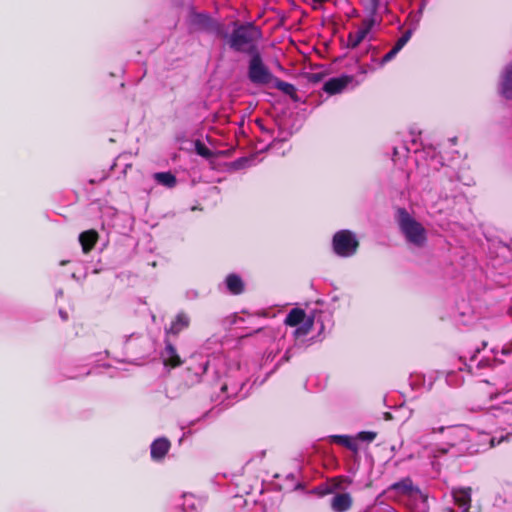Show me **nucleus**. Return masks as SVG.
Instances as JSON below:
<instances>
[{
	"instance_id": "13",
	"label": "nucleus",
	"mask_w": 512,
	"mask_h": 512,
	"mask_svg": "<svg viewBox=\"0 0 512 512\" xmlns=\"http://www.w3.org/2000/svg\"><path fill=\"white\" fill-rule=\"evenodd\" d=\"M170 442L166 438H158L151 444V457L154 460H161L170 449Z\"/></svg>"
},
{
	"instance_id": "18",
	"label": "nucleus",
	"mask_w": 512,
	"mask_h": 512,
	"mask_svg": "<svg viewBox=\"0 0 512 512\" xmlns=\"http://www.w3.org/2000/svg\"><path fill=\"white\" fill-rule=\"evenodd\" d=\"M157 183L172 188L176 185V177L171 172H158L154 174Z\"/></svg>"
},
{
	"instance_id": "25",
	"label": "nucleus",
	"mask_w": 512,
	"mask_h": 512,
	"mask_svg": "<svg viewBox=\"0 0 512 512\" xmlns=\"http://www.w3.org/2000/svg\"><path fill=\"white\" fill-rule=\"evenodd\" d=\"M377 437V433L373 431L359 432L357 438L362 441L372 442Z\"/></svg>"
},
{
	"instance_id": "14",
	"label": "nucleus",
	"mask_w": 512,
	"mask_h": 512,
	"mask_svg": "<svg viewBox=\"0 0 512 512\" xmlns=\"http://www.w3.org/2000/svg\"><path fill=\"white\" fill-rule=\"evenodd\" d=\"M226 288L232 295H240L245 290V283L242 278L235 274L231 273L226 276L225 279Z\"/></svg>"
},
{
	"instance_id": "20",
	"label": "nucleus",
	"mask_w": 512,
	"mask_h": 512,
	"mask_svg": "<svg viewBox=\"0 0 512 512\" xmlns=\"http://www.w3.org/2000/svg\"><path fill=\"white\" fill-rule=\"evenodd\" d=\"M392 489L401 491L402 493H410L413 490V482L411 478L406 477L391 486Z\"/></svg>"
},
{
	"instance_id": "1",
	"label": "nucleus",
	"mask_w": 512,
	"mask_h": 512,
	"mask_svg": "<svg viewBox=\"0 0 512 512\" xmlns=\"http://www.w3.org/2000/svg\"><path fill=\"white\" fill-rule=\"evenodd\" d=\"M261 37L260 30L252 24L241 25L230 36V47L238 52L253 53V43Z\"/></svg>"
},
{
	"instance_id": "3",
	"label": "nucleus",
	"mask_w": 512,
	"mask_h": 512,
	"mask_svg": "<svg viewBox=\"0 0 512 512\" xmlns=\"http://www.w3.org/2000/svg\"><path fill=\"white\" fill-rule=\"evenodd\" d=\"M359 247V242L350 230H340L333 237V249L341 257L354 255Z\"/></svg>"
},
{
	"instance_id": "21",
	"label": "nucleus",
	"mask_w": 512,
	"mask_h": 512,
	"mask_svg": "<svg viewBox=\"0 0 512 512\" xmlns=\"http://www.w3.org/2000/svg\"><path fill=\"white\" fill-rule=\"evenodd\" d=\"M398 224H418L404 208H399L396 213Z\"/></svg>"
},
{
	"instance_id": "16",
	"label": "nucleus",
	"mask_w": 512,
	"mask_h": 512,
	"mask_svg": "<svg viewBox=\"0 0 512 512\" xmlns=\"http://www.w3.org/2000/svg\"><path fill=\"white\" fill-rule=\"evenodd\" d=\"M305 317L306 313L303 309L293 308L286 316L284 323L287 326L296 327L305 320Z\"/></svg>"
},
{
	"instance_id": "15",
	"label": "nucleus",
	"mask_w": 512,
	"mask_h": 512,
	"mask_svg": "<svg viewBox=\"0 0 512 512\" xmlns=\"http://www.w3.org/2000/svg\"><path fill=\"white\" fill-rule=\"evenodd\" d=\"M500 92L505 98L512 99V62L505 67L500 82Z\"/></svg>"
},
{
	"instance_id": "30",
	"label": "nucleus",
	"mask_w": 512,
	"mask_h": 512,
	"mask_svg": "<svg viewBox=\"0 0 512 512\" xmlns=\"http://www.w3.org/2000/svg\"><path fill=\"white\" fill-rule=\"evenodd\" d=\"M444 427H439L438 429L436 428H433V432H439V433H442L444 431Z\"/></svg>"
},
{
	"instance_id": "12",
	"label": "nucleus",
	"mask_w": 512,
	"mask_h": 512,
	"mask_svg": "<svg viewBox=\"0 0 512 512\" xmlns=\"http://www.w3.org/2000/svg\"><path fill=\"white\" fill-rule=\"evenodd\" d=\"M353 504V499L349 493H338L331 500V508L334 512H346Z\"/></svg>"
},
{
	"instance_id": "2",
	"label": "nucleus",
	"mask_w": 512,
	"mask_h": 512,
	"mask_svg": "<svg viewBox=\"0 0 512 512\" xmlns=\"http://www.w3.org/2000/svg\"><path fill=\"white\" fill-rule=\"evenodd\" d=\"M274 75L264 64L262 57L258 51L252 53L248 66V78L256 85H267L272 83Z\"/></svg>"
},
{
	"instance_id": "9",
	"label": "nucleus",
	"mask_w": 512,
	"mask_h": 512,
	"mask_svg": "<svg viewBox=\"0 0 512 512\" xmlns=\"http://www.w3.org/2000/svg\"><path fill=\"white\" fill-rule=\"evenodd\" d=\"M351 81L352 77L347 75L331 78L324 84L323 90L330 95L337 94L342 92Z\"/></svg>"
},
{
	"instance_id": "4",
	"label": "nucleus",
	"mask_w": 512,
	"mask_h": 512,
	"mask_svg": "<svg viewBox=\"0 0 512 512\" xmlns=\"http://www.w3.org/2000/svg\"><path fill=\"white\" fill-rule=\"evenodd\" d=\"M375 23L376 20L373 15L364 19L357 31L349 33L347 37V47L354 49L364 40L371 41L373 39L371 30Z\"/></svg>"
},
{
	"instance_id": "29",
	"label": "nucleus",
	"mask_w": 512,
	"mask_h": 512,
	"mask_svg": "<svg viewBox=\"0 0 512 512\" xmlns=\"http://www.w3.org/2000/svg\"><path fill=\"white\" fill-rule=\"evenodd\" d=\"M486 345H487V343H486V342H483V343H482V347H481V348H480V347H477V348L475 349V351H474V355L472 356V360L476 357V354L480 353V351L486 347Z\"/></svg>"
},
{
	"instance_id": "10",
	"label": "nucleus",
	"mask_w": 512,
	"mask_h": 512,
	"mask_svg": "<svg viewBox=\"0 0 512 512\" xmlns=\"http://www.w3.org/2000/svg\"><path fill=\"white\" fill-rule=\"evenodd\" d=\"M99 240V234L94 229H89L79 235V242L84 254L90 253Z\"/></svg>"
},
{
	"instance_id": "32",
	"label": "nucleus",
	"mask_w": 512,
	"mask_h": 512,
	"mask_svg": "<svg viewBox=\"0 0 512 512\" xmlns=\"http://www.w3.org/2000/svg\"><path fill=\"white\" fill-rule=\"evenodd\" d=\"M511 345H512V341H511Z\"/></svg>"
},
{
	"instance_id": "17",
	"label": "nucleus",
	"mask_w": 512,
	"mask_h": 512,
	"mask_svg": "<svg viewBox=\"0 0 512 512\" xmlns=\"http://www.w3.org/2000/svg\"><path fill=\"white\" fill-rule=\"evenodd\" d=\"M329 440L330 442L342 445L353 452L358 451L357 444L347 435H331L329 436Z\"/></svg>"
},
{
	"instance_id": "24",
	"label": "nucleus",
	"mask_w": 512,
	"mask_h": 512,
	"mask_svg": "<svg viewBox=\"0 0 512 512\" xmlns=\"http://www.w3.org/2000/svg\"><path fill=\"white\" fill-rule=\"evenodd\" d=\"M196 152L204 158H210L213 156L212 151L200 142L196 143Z\"/></svg>"
},
{
	"instance_id": "5",
	"label": "nucleus",
	"mask_w": 512,
	"mask_h": 512,
	"mask_svg": "<svg viewBox=\"0 0 512 512\" xmlns=\"http://www.w3.org/2000/svg\"><path fill=\"white\" fill-rule=\"evenodd\" d=\"M189 26L192 31L214 32L218 29L216 23L206 13H191Z\"/></svg>"
},
{
	"instance_id": "26",
	"label": "nucleus",
	"mask_w": 512,
	"mask_h": 512,
	"mask_svg": "<svg viewBox=\"0 0 512 512\" xmlns=\"http://www.w3.org/2000/svg\"><path fill=\"white\" fill-rule=\"evenodd\" d=\"M399 52L400 51L398 50V47L394 46L388 53H386L383 56L381 63L385 64V63L391 61Z\"/></svg>"
},
{
	"instance_id": "8",
	"label": "nucleus",
	"mask_w": 512,
	"mask_h": 512,
	"mask_svg": "<svg viewBox=\"0 0 512 512\" xmlns=\"http://www.w3.org/2000/svg\"><path fill=\"white\" fill-rule=\"evenodd\" d=\"M163 361L165 366H170L171 368H176L182 365L183 361L178 355L176 348L166 337L165 339V349L163 352Z\"/></svg>"
},
{
	"instance_id": "19",
	"label": "nucleus",
	"mask_w": 512,
	"mask_h": 512,
	"mask_svg": "<svg viewBox=\"0 0 512 512\" xmlns=\"http://www.w3.org/2000/svg\"><path fill=\"white\" fill-rule=\"evenodd\" d=\"M273 86L283 92L284 94L293 97L296 93V88L293 84L282 81L276 77L272 80Z\"/></svg>"
},
{
	"instance_id": "31",
	"label": "nucleus",
	"mask_w": 512,
	"mask_h": 512,
	"mask_svg": "<svg viewBox=\"0 0 512 512\" xmlns=\"http://www.w3.org/2000/svg\"><path fill=\"white\" fill-rule=\"evenodd\" d=\"M511 351H512V349H510V348H504L503 349V353L504 354L510 353Z\"/></svg>"
},
{
	"instance_id": "27",
	"label": "nucleus",
	"mask_w": 512,
	"mask_h": 512,
	"mask_svg": "<svg viewBox=\"0 0 512 512\" xmlns=\"http://www.w3.org/2000/svg\"><path fill=\"white\" fill-rule=\"evenodd\" d=\"M313 320L309 319L307 323H305L304 327H300L296 330L297 334L306 335L312 328Z\"/></svg>"
},
{
	"instance_id": "7",
	"label": "nucleus",
	"mask_w": 512,
	"mask_h": 512,
	"mask_svg": "<svg viewBox=\"0 0 512 512\" xmlns=\"http://www.w3.org/2000/svg\"><path fill=\"white\" fill-rule=\"evenodd\" d=\"M471 493L470 487L453 489L452 496L454 503L463 510V512H469L471 508Z\"/></svg>"
},
{
	"instance_id": "11",
	"label": "nucleus",
	"mask_w": 512,
	"mask_h": 512,
	"mask_svg": "<svg viewBox=\"0 0 512 512\" xmlns=\"http://www.w3.org/2000/svg\"><path fill=\"white\" fill-rule=\"evenodd\" d=\"M189 325H190L189 316L183 311L179 312L176 315L175 319L171 322L170 327L166 328V330H165L166 337L169 334L177 336L181 331L188 328Z\"/></svg>"
},
{
	"instance_id": "23",
	"label": "nucleus",
	"mask_w": 512,
	"mask_h": 512,
	"mask_svg": "<svg viewBox=\"0 0 512 512\" xmlns=\"http://www.w3.org/2000/svg\"><path fill=\"white\" fill-rule=\"evenodd\" d=\"M413 34L412 29L406 30L403 35L397 40L395 47H398V50L401 51V49L407 44V42L410 40L411 36Z\"/></svg>"
},
{
	"instance_id": "28",
	"label": "nucleus",
	"mask_w": 512,
	"mask_h": 512,
	"mask_svg": "<svg viewBox=\"0 0 512 512\" xmlns=\"http://www.w3.org/2000/svg\"><path fill=\"white\" fill-rule=\"evenodd\" d=\"M509 437H510V435H509V434H507V435H505V436H501V437H499V438L492 437V438L490 439V446H491V447H495V446H497V445H500L502 442L507 441V440L509 439Z\"/></svg>"
},
{
	"instance_id": "6",
	"label": "nucleus",
	"mask_w": 512,
	"mask_h": 512,
	"mask_svg": "<svg viewBox=\"0 0 512 512\" xmlns=\"http://www.w3.org/2000/svg\"><path fill=\"white\" fill-rule=\"evenodd\" d=\"M402 234L407 242L415 246H423L427 240L424 226H400Z\"/></svg>"
},
{
	"instance_id": "22",
	"label": "nucleus",
	"mask_w": 512,
	"mask_h": 512,
	"mask_svg": "<svg viewBox=\"0 0 512 512\" xmlns=\"http://www.w3.org/2000/svg\"><path fill=\"white\" fill-rule=\"evenodd\" d=\"M255 158V156L239 158L234 161L233 166L236 169H244L250 167L253 165Z\"/></svg>"
}]
</instances>
